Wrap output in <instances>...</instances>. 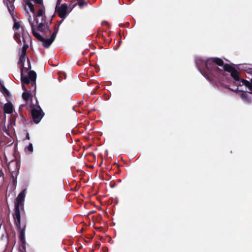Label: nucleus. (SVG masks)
<instances>
[{
	"mask_svg": "<svg viewBox=\"0 0 252 252\" xmlns=\"http://www.w3.org/2000/svg\"><path fill=\"white\" fill-rule=\"evenodd\" d=\"M196 66L199 71L206 78L210 80L209 75L216 76L221 74L223 70L229 72L234 80V84L237 86L236 90L241 92L240 96L246 103L251 102L250 95L246 93L251 94L252 91V78L251 83L246 80L240 79L238 71L228 64H224L223 61L217 58L204 59L201 57L195 59Z\"/></svg>",
	"mask_w": 252,
	"mask_h": 252,
	"instance_id": "1",
	"label": "nucleus"
},
{
	"mask_svg": "<svg viewBox=\"0 0 252 252\" xmlns=\"http://www.w3.org/2000/svg\"><path fill=\"white\" fill-rule=\"evenodd\" d=\"M25 9V15L31 25L33 35L37 39H42V36L39 34L38 31L43 32L46 29L48 30L44 9H39L37 15H35L33 5L29 0L26 1Z\"/></svg>",
	"mask_w": 252,
	"mask_h": 252,
	"instance_id": "2",
	"label": "nucleus"
},
{
	"mask_svg": "<svg viewBox=\"0 0 252 252\" xmlns=\"http://www.w3.org/2000/svg\"><path fill=\"white\" fill-rule=\"evenodd\" d=\"M36 74L33 71H29L28 76L23 75V70H22L21 82L22 89L24 91L22 96L24 99L28 100L29 98V92L33 93L36 89L35 80Z\"/></svg>",
	"mask_w": 252,
	"mask_h": 252,
	"instance_id": "3",
	"label": "nucleus"
},
{
	"mask_svg": "<svg viewBox=\"0 0 252 252\" xmlns=\"http://www.w3.org/2000/svg\"><path fill=\"white\" fill-rule=\"evenodd\" d=\"M19 63L21 64V78H22V70H23V75L28 70L31 68V64L29 60L26 57V54L20 53L19 57Z\"/></svg>",
	"mask_w": 252,
	"mask_h": 252,
	"instance_id": "4",
	"label": "nucleus"
},
{
	"mask_svg": "<svg viewBox=\"0 0 252 252\" xmlns=\"http://www.w3.org/2000/svg\"><path fill=\"white\" fill-rule=\"evenodd\" d=\"M73 7H70V5L66 3L62 4L60 6L57 8V12L59 17L63 19L61 22L67 16V15L72 11Z\"/></svg>",
	"mask_w": 252,
	"mask_h": 252,
	"instance_id": "5",
	"label": "nucleus"
},
{
	"mask_svg": "<svg viewBox=\"0 0 252 252\" xmlns=\"http://www.w3.org/2000/svg\"><path fill=\"white\" fill-rule=\"evenodd\" d=\"M31 112L34 122L38 124L43 116L41 109L39 107H36L32 108Z\"/></svg>",
	"mask_w": 252,
	"mask_h": 252,
	"instance_id": "6",
	"label": "nucleus"
},
{
	"mask_svg": "<svg viewBox=\"0 0 252 252\" xmlns=\"http://www.w3.org/2000/svg\"><path fill=\"white\" fill-rule=\"evenodd\" d=\"M22 37L24 45L21 52L26 54V50L29 47L28 43L30 41V37L28 33L23 32Z\"/></svg>",
	"mask_w": 252,
	"mask_h": 252,
	"instance_id": "7",
	"label": "nucleus"
},
{
	"mask_svg": "<svg viewBox=\"0 0 252 252\" xmlns=\"http://www.w3.org/2000/svg\"><path fill=\"white\" fill-rule=\"evenodd\" d=\"M26 196V190H23L21 192L16 198L15 203V207H20L23 205L24 201Z\"/></svg>",
	"mask_w": 252,
	"mask_h": 252,
	"instance_id": "8",
	"label": "nucleus"
},
{
	"mask_svg": "<svg viewBox=\"0 0 252 252\" xmlns=\"http://www.w3.org/2000/svg\"><path fill=\"white\" fill-rule=\"evenodd\" d=\"M57 34V32H55L50 38L45 39L43 37L42 39H37L43 42V46L45 48H48L55 40Z\"/></svg>",
	"mask_w": 252,
	"mask_h": 252,
	"instance_id": "9",
	"label": "nucleus"
},
{
	"mask_svg": "<svg viewBox=\"0 0 252 252\" xmlns=\"http://www.w3.org/2000/svg\"><path fill=\"white\" fill-rule=\"evenodd\" d=\"M3 110L5 113L7 114H11L13 111V105L10 102H8L4 104L3 106Z\"/></svg>",
	"mask_w": 252,
	"mask_h": 252,
	"instance_id": "10",
	"label": "nucleus"
},
{
	"mask_svg": "<svg viewBox=\"0 0 252 252\" xmlns=\"http://www.w3.org/2000/svg\"><path fill=\"white\" fill-rule=\"evenodd\" d=\"M20 207H15V212L14 214V219L17 225H20V213L19 211Z\"/></svg>",
	"mask_w": 252,
	"mask_h": 252,
	"instance_id": "11",
	"label": "nucleus"
},
{
	"mask_svg": "<svg viewBox=\"0 0 252 252\" xmlns=\"http://www.w3.org/2000/svg\"><path fill=\"white\" fill-rule=\"evenodd\" d=\"M245 70L249 73H252V64H246L243 68Z\"/></svg>",
	"mask_w": 252,
	"mask_h": 252,
	"instance_id": "12",
	"label": "nucleus"
},
{
	"mask_svg": "<svg viewBox=\"0 0 252 252\" xmlns=\"http://www.w3.org/2000/svg\"><path fill=\"white\" fill-rule=\"evenodd\" d=\"M14 36L15 40L18 43H21L22 42L21 40L20 39V36L17 33H15Z\"/></svg>",
	"mask_w": 252,
	"mask_h": 252,
	"instance_id": "13",
	"label": "nucleus"
},
{
	"mask_svg": "<svg viewBox=\"0 0 252 252\" xmlns=\"http://www.w3.org/2000/svg\"><path fill=\"white\" fill-rule=\"evenodd\" d=\"M20 27V25L19 24V23L18 22H15L14 23V26H13V28L15 30H18Z\"/></svg>",
	"mask_w": 252,
	"mask_h": 252,
	"instance_id": "14",
	"label": "nucleus"
},
{
	"mask_svg": "<svg viewBox=\"0 0 252 252\" xmlns=\"http://www.w3.org/2000/svg\"><path fill=\"white\" fill-rule=\"evenodd\" d=\"M27 149H28V150L29 151H30V152H32L33 151V147H32V143H30V144L28 145V147H27Z\"/></svg>",
	"mask_w": 252,
	"mask_h": 252,
	"instance_id": "15",
	"label": "nucleus"
},
{
	"mask_svg": "<svg viewBox=\"0 0 252 252\" xmlns=\"http://www.w3.org/2000/svg\"><path fill=\"white\" fill-rule=\"evenodd\" d=\"M85 4V1H82L80 0V1H78V5L80 7H82Z\"/></svg>",
	"mask_w": 252,
	"mask_h": 252,
	"instance_id": "16",
	"label": "nucleus"
},
{
	"mask_svg": "<svg viewBox=\"0 0 252 252\" xmlns=\"http://www.w3.org/2000/svg\"><path fill=\"white\" fill-rule=\"evenodd\" d=\"M3 93L7 94V95H9V92L5 88H3Z\"/></svg>",
	"mask_w": 252,
	"mask_h": 252,
	"instance_id": "17",
	"label": "nucleus"
},
{
	"mask_svg": "<svg viewBox=\"0 0 252 252\" xmlns=\"http://www.w3.org/2000/svg\"><path fill=\"white\" fill-rule=\"evenodd\" d=\"M20 239H21V240L22 241L23 240V239H24V234H23V232H22V233H21V235H20Z\"/></svg>",
	"mask_w": 252,
	"mask_h": 252,
	"instance_id": "18",
	"label": "nucleus"
},
{
	"mask_svg": "<svg viewBox=\"0 0 252 252\" xmlns=\"http://www.w3.org/2000/svg\"><path fill=\"white\" fill-rule=\"evenodd\" d=\"M61 0H58V1H57V6H58V5H59V4H60Z\"/></svg>",
	"mask_w": 252,
	"mask_h": 252,
	"instance_id": "19",
	"label": "nucleus"
},
{
	"mask_svg": "<svg viewBox=\"0 0 252 252\" xmlns=\"http://www.w3.org/2000/svg\"><path fill=\"white\" fill-rule=\"evenodd\" d=\"M27 137L28 139H30V136L29 135V134H28L27 135Z\"/></svg>",
	"mask_w": 252,
	"mask_h": 252,
	"instance_id": "20",
	"label": "nucleus"
},
{
	"mask_svg": "<svg viewBox=\"0 0 252 252\" xmlns=\"http://www.w3.org/2000/svg\"><path fill=\"white\" fill-rule=\"evenodd\" d=\"M36 1L38 2V3H39L40 2V0H36Z\"/></svg>",
	"mask_w": 252,
	"mask_h": 252,
	"instance_id": "21",
	"label": "nucleus"
}]
</instances>
